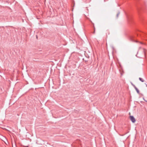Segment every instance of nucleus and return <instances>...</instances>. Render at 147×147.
Listing matches in <instances>:
<instances>
[{"mask_svg":"<svg viewBox=\"0 0 147 147\" xmlns=\"http://www.w3.org/2000/svg\"><path fill=\"white\" fill-rule=\"evenodd\" d=\"M130 119L133 123H134L136 121L135 119L133 116H130Z\"/></svg>","mask_w":147,"mask_h":147,"instance_id":"nucleus-1","label":"nucleus"},{"mask_svg":"<svg viewBox=\"0 0 147 147\" xmlns=\"http://www.w3.org/2000/svg\"><path fill=\"white\" fill-rule=\"evenodd\" d=\"M134 88L135 89V90H136V91L139 94L140 93V92H139V90L136 87H135V88Z\"/></svg>","mask_w":147,"mask_h":147,"instance_id":"nucleus-2","label":"nucleus"},{"mask_svg":"<svg viewBox=\"0 0 147 147\" xmlns=\"http://www.w3.org/2000/svg\"><path fill=\"white\" fill-rule=\"evenodd\" d=\"M139 79L140 81L141 82H144V80L141 78H139Z\"/></svg>","mask_w":147,"mask_h":147,"instance_id":"nucleus-3","label":"nucleus"},{"mask_svg":"<svg viewBox=\"0 0 147 147\" xmlns=\"http://www.w3.org/2000/svg\"><path fill=\"white\" fill-rule=\"evenodd\" d=\"M120 12H119L117 13V18H118L119 17V15L120 14Z\"/></svg>","mask_w":147,"mask_h":147,"instance_id":"nucleus-4","label":"nucleus"},{"mask_svg":"<svg viewBox=\"0 0 147 147\" xmlns=\"http://www.w3.org/2000/svg\"><path fill=\"white\" fill-rule=\"evenodd\" d=\"M131 85L133 86L134 87V88H135V87H136V86L133 83H131Z\"/></svg>","mask_w":147,"mask_h":147,"instance_id":"nucleus-5","label":"nucleus"},{"mask_svg":"<svg viewBox=\"0 0 147 147\" xmlns=\"http://www.w3.org/2000/svg\"><path fill=\"white\" fill-rule=\"evenodd\" d=\"M94 32H93V34H94L95 33V28L94 27Z\"/></svg>","mask_w":147,"mask_h":147,"instance_id":"nucleus-6","label":"nucleus"},{"mask_svg":"<svg viewBox=\"0 0 147 147\" xmlns=\"http://www.w3.org/2000/svg\"><path fill=\"white\" fill-rule=\"evenodd\" d=\"M146 84V86L147 87V84Z\"/></svg>","mask_w":147,"mask_h":147,"instance_id":"nucleus-7","label":"nucleus"}]
</instances>
